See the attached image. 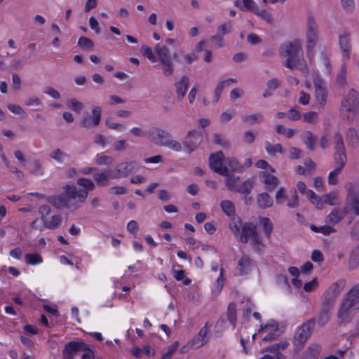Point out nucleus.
Here are the masks:
<instances>
[{
    "label": "nucleus",
    "instance_id": "7",
    "mask_svg": "<svg viewBox=\"0 0 359 359\" xmlns=\"http://www.w3.org/2000/svg\"><path fill=\"white\" fill-rule=\"evenodd\" d=\"M315 320H309L297 328L294 336V344L297 348L301 349L310 337L314 327Z\"/></svg>",
    "mask_w": 359,
    "mask_h": 359
},
{
    "label": "nucleus",
    "instance_id": "39",
    "mask_svg": "<svg viewBox=\"0 0 359 359\" xmlns=\"http://www.w3.org/2000/svg\"><path fill=\"white\" fill-rule=\"evenodd\" d=\"M220 207L222 211L229 217L234 216L235 207L233 203L229 200L222 201Z\"/></svg>",
    "mask_w": 359,
    "mask_h": 359
},
{
    "label": "nucleus",
    "instance_id": "15",
    "mask_svg": "<svg viewBox=\"0 0 359 359\" xmlns=\"http://www.w3.org/2000/svg\"><path fill=\"white\" fill-rule=\"evenodd\" d=\"M315 88V102L318 108H323L327 102V92L325 86H323V81L316 77L314 81Z\"/></svg>",
    "mask_w": 359,
    "mask_h": 359
},
{
    "label": "nucleus",
    "instance_id": "38",
    "mask_svg": "<svg viewBox=\"0 0 359 359\" xmlns=\"http://www.w3.org/2000/svg\"><path fill=\"white\" fill-rule=\"evenodd\" d=\"M266 151L270 156H275L277 153L283 154V149L280 144H273L269 142H265Z\"/></svg>",
    "mask_w": 359,
    "mask_h": 359
},
{
    "label": "nucleus",
    "instance_id": "11",
    "mask_svg": "<svg viewBox=\"0 0 359 359\" xmlns=\"http://www.w3.org/2000/svg\"><path fill=\"white\" fill-rule=\"evenodd\" d=\"M102 109L99 106L92 107V116L85 113L81 120L80 124L85 128H91L98 126L101 121Z\"/></svg>",
    "mask_w": 359,
    "mask_h": 359
},
{
    "label": "nucleus",
    "instance_id": "56",
    "mask_svg": "<svg viewBox=\"0 0 359 359\" xmlns=\"http://www.w3.org/2000/svg\"><path fill=\"white\" fill-rule=\"evenodd\" d=\"M289 346V343L286 341H280L278 343H276L269 347L268 351L271 352H274L277 353H280L279 351L281 350L285 349Z\"/></svg>",
    "mask_w": 359,
    "mask_h": 359
},
{
    "label": "nucleus",
    "instance_id": "14",
    "mask_svg": "<svg viewBox=\"0 0 359 359\" xmlns=\"http://www.w3.org/2000/svg\"><path fill=\"white\" fill-rule=\"evenodd\" d=\"M201 142V135L198 132L189 131L182 143L184 151L187 154H191L198 147Z\"/></svg>",
    "mask_w": 359,
    "mask_h": 359
},
{
    "label": "nucleus",
    "instance_id": "12",
    "mask_svg": "<svg viewBox=\"0 0 359 359\" xmlns=\"http://www.w3.org/2000/svg\"><path fill=\"white\" fill-rule=\"evenodd\" d=\"M348 192L346 196L347 203L351 206L354 213L359 215V189L353 183L348 182L345 184Z\"/></svg>",
    "mask_w": 359,
    "mask_h": 359
},
{
    "label": "nucleus",
    "instance_id": "49",
    "mask_svg": "<svg viewBox=\"0 0 359 359\" xmlns=\"http://www.w3.org/2000/svg\"><path fill=\"white\" fill-rule=\"evenodd\" d=\"M253 187V182L251 180L244 181L241 186L238 185L236 191L241 194H248Z\"/></svg>",
    "mask_w": 359,
    "mask_h": 359
},
{
    "label": "nucleus",
    "instance_id": "21",
    "mask_svg": "<svg viewBox=\"0 0 359 359\" xmlns=\"http://www.w3.org/2000/svg\"><path fill=\"white\" fill-rule=\"evenodd\" d=\"M112 176L113 172L111 170H104L95 173L93 180L97 187H107L109 184L110 180H114Z\"/></svg>",
    "mask_w": 359,
    "mask_h": 359
},
{
    "label": "nucleus",
    "instance_id": "61",
    "mask_svg": "<svg viewBox=\"0 0 359 359\" xmlns=\"http://www.w3.org/2000/svg\"><path fill=\"white\" fill-rule=\"evenodd\" d=\"M330 311L321 309L318 318V323L320 326H324L330 319Z\"/></svg>",
    "mask_w": 359,
    "mask_h": 359
},
{
    "label": "nucleus",
    "instance_id": "42",
    "mask_svg": "<svg viewBox=\"0 0 359 359\" xmlns=\"http://www.w3.org/2000/svg\"><path fill=\"white\" fill-rule=\"evenodd\" d=\"M302 137L304 140V144L306 145L307 148L310 150L314 149V145L316 143V138L313 135L311 131H305Z\"/></svg>",
    "mask_w": 359,
    "mask_h": 359
},
{
    "label": "nucleus",
    "instance_id": "37",
    "mask_svg": "<svg viewBox=\"0 0 359 359\" xmlns=\"http://www.w3.org/2000/svg\"><path fill=\"white\" fill-rule=\"evenodd\" d=\"M345 298L355 306L359 303V284L355 285L347 293Z\"/></svg>",
    "mask_w": 359,
    "mask_h": 359
},
{
    "label": "nucleus",
    "instance_id": "28",
    "mask_svg": "<svg viewBox=\"0 0 359 359\" xmlns=\"http://www.w3.org/2000/svg\"><path fill=\"white\" fill-rule=\"evenodd\" d=\"M224 176L226 177L225 185L226 188L230 191H236L240 182V177L229 173V170L227 175Z\"/></svg>",
    "mask_w": 359,
    "mask_h": 359
},
{
    "label": "nucleus",
    "instance_id": "29",
    "mask_svg": "<svg viewBox=\"0 0 359 359\" xmlns=\"http://www.w3.org/2000/svg\"><path fill=\"white\" fill-rule=\"evenodd\" d=\"M322 298L323 302L321 309L330 311L335 304L336 295L327 292L323 295Z\"/></svg>",
    "mask_w": 359,
    "mask_h": 359
},
{
    "label": "nucleus",
    "instance_id": "51",
    "mask_svg": "<svg viewBox=\"0 0 359 359\" xmlns=\"http://www.w3.org/2000/svg\"><path fill=\"white\" fill-rule=\"evenodd\" d=\"M67 106L75 112L79 113L83 109V104L76 99H71L67 102Z\"/></svg>",
    "mask_w": 359,
    "mask_h": 359
},
{
    "label": "nucleus",
    "instance_id": "44",
    "mask_svg": "<svg viewBox=\"0 0 359 359\" xmlns=\"http://www.w3.org/2000/svg\"><path fill=\"white\" fill-rule=\"evenodd\" d=\"M25 262L27 264L36 265L42 262V257L38 253H28L25 256Z\"/></svg>",
    "mask_w": 359,
    "mask_h": 359
},
{
    "label": "nucleus",
    "instance_id": "46",
    "mask_svg": "<svg viewBox=\"0 0 359 359\" xmlns=\"http://www.w3.org/2000/svg\"><path fill=\"white\" fill-rule=\"evenodd\" d=\"M251 239V245L254 247V249L256 252H260L262 251L264 248V245L262 242V238L261 236L259 234V232L254 236Z\"/></svg>",
    "mask_w": 359,
    "mask_h": 359
},
{
    "label": "nucleus",
    "instance_id": "20",
    "mask_svg": "<svg viewBox=\"0 0 359 359\" xmlns=\"http://www.w3.org/2000/svg\"><path fill=\"white\" fill-rule=\"evenodd\" d=\"M87 344L82 341H72L66 344L63 351L64 356L72 359L73 355L86 348Z\"/></svg>",
    "mask_w": 359,
    "mask_h": 359
},
{
    "label": "nucleus",
    "instance_id": "47",
    "mask_svg": "<svg viewBox=\"0 0 359 359\" xmlns=\"http://www.w3.org/2000/svg\"><path fill=\"white\" fill-rule=\"evenodd\" d=\"M93 142L104 149L109 144L110 141L109 137L102 134H96L93 137Z\"/></svg>",
    "mask_w": 359,
    "mask_h": 359
},
{
    "label": "nucleus",
    "instance_id": "45",
    "mask_svg": "<svg viewBox=\"0 0 359 359\" xmlns=\"http://www.w3.org/2000/svg\"><path fill=\"white\" fill-rule=\"evenodd\" d=\"M260 223L263 226L265 235L268 238L270 237L273 229V225L271 219L268 217H262L260 219Z\"/></svg>",
    "mask_w": 359,
    "mask_h": 359
},
{
    "label": "nucleus",
    "instance_id": "2",
    "mask_svg": "<svg viewBox=\"0 0 359 359\" xmlns=\"http://www.w3.org/2000/svg\"><path fill=\"white\" fill-rule=\"evenodd\" d=\"M63 195H53L47 198V201L56 208H66L72 211L80 208L83 204L86 192L78 193L75 185L66 184L63 187Z\"/></svg>",
    "mask_w": 359,
    "mask_h": 359
},
{
    "label": "nucleus",
    "instance_id": "10",
    "mask_svg": "<svg viewBox=\"0 0 359 359\" xmlns=\"http://www.w3.org/2000/svg\"><path fill=\"white\" fill-rule=\"evenodd\" d=\"M225 157L222 151L212 154L209 157V166L211 170L220 175H226L228 168L224 163Z\"/></svg>",
    "mask_w": 359,
    "mask_h": 359
},
{
    "label": "nucleus",
    "instance_id": "50",
    "mask_svg": "<svg viewBox=\"0 0 359 359\" xmlns=\"http://www.w3.org/2000/svg\"><path fill=\"white\" fill-rule=\"evenodd\" d=\"M32 168L31 173L35 176H42L44 174V169L41 163L38 160H35L32 163Z\"/></svg>",
    "mask_w": 359,
    "mask_h": 359
},
{
    "label": "nucleus",
    "instance_id": "9",
    "mask_svg": "<svg viewBox=\"0 0 359 359\" xmlns=\"http://www.w3.org/2000/svg\"><path fill=\"white\" fill-rule=\"evenodd\" d=\"M306 27L308 55L309 57H311L312 54V49L318 41V28L316 22L311 17H309L307 19Z\"/></svg>",
    "mask_w": 359,
    "mask_h": 359
},
{
    "label": "nucleus",
    "instance_id": "34",
    "mask_svg": "<svg viewBox=\"0 0 359 359\" xmlns=\"http://www.w3.org/2000/svg\"><path fill=\"white\" fill-rule=\"evenodd\" d=\"M243 225V224H242V220L239 217L235 215L232 216L231 222L229 224V227L233 233L236 238L239 236L242 230Z\"/></svg>",
    "mask_w": 359,
    "mask_h": 359
},
{
    "label": "nucleus",
    "instance_id": "40",
    "mask_svg": "<svg viewBox=\"0 0 359 359\" xmlns=\"http://www.w3.org/2000/svg\"><path fill=\"white\" fill-rule=\"evenodd\" d=\"M236 311L237 309L235 304H229L226 312V316L228 320H229L230 323L233 325V328L236 327Z\"/></svg>",
    "mask_w": 359,
    "mask_h": 359
},
{
    "label": "nucleus",
    "instance_id": "16",
    "mask_svg": "<svg viewBox=\"0 0 359 359\" xmlns=\"http://www.w3.org/2000/svg\"><path fill=\"white\" fill-rule=\"evenodd\" d=\"M210 332V327L207 323L200 330L197 335L193 337L188 343L187 346L189 348H198L208 341V334Z\"/></svg>",
    "mask_w": 359,
    "mask_h": 359
},
{
    "label": "nucleus",
    "instance_id": "1",
    "mask_svg": "<svg viewBox=\"0 0 359 359\" xmlns=\"http://www.w3.org/2000/svg\"><path fill=\"white\" fill-rule=\"evenodd\" d=\"M280 56L285 57L283 66L293 69L300 70L306 77L309 75V70L306 61L303 57L301 43L298 40L287 41L283 43L279 49Z\"/></svg>",
    "mask_w": 359,
    "mask_h": 359
},
{
    "label": "nucleus",
    "instance_id": "19",
    "mask_svg": "<svg viewBox=\"0 0 359 359\" xmlns=\"http://www.w3.org/2000/svg\"><path fill=\"white\" fill-rule=\"evenodd\" d=\"M254 266V262L249 255H243L238 261L236 268V274L243 276L248 274Z\"/></svg>",
    "mask_w": 359,
    "mask_h": 359
},
{
    "label": "nucleus",
    "instance_id": "33",
    "mask_svg": "<svg viewBox=\"0 0 359 359\" xmlns=\"http://www.w3.org/2000/svg\"><path fill=\"white\" fill-rule=\"evenodd\" d=\"M95 164L100 166H109L114 162L111 156L106 155L104 153L97 154L94 158Z\"/></svg>",
    "mask_w": 359,
    "mask_h": 359
},
{
    "label": "nucleus",
    "instance_id": "35",
    "mask_svg": "<svg viewBox=\"0 0 359 359\" xmlns=\"http://www.w3.org/2000/svg\"><path fill=\"white\" fill-rule=\"evenodd\" d=\"M236 79H226V80L219 81L217 83V85L215 89V92H214L215 102H217L219 100L220 95L222 93V90L225 87L229 86L231 83H236Z\"/></svg>",
    "mask_w": 359,
    "mask_h": 359
},
{
    "label": "nucleus",
    "instance_id": "60",
    "mask_svg": "<svg viewBox=\"0 0 359 359\" xmlns=\"http://www.w3.org/2000/svg\"><path fill=\"white\" fill-rule=\"evenodd\" d=\"M232 29V25L230 22H225L220 25L217 27V34H221L222 36L225 34H229Z\"/></svg>",
    "mask_w": 359,
    "mask_h": 359
},
{
    "label": "nucleus",
    "instance_id": "41",
    "mask_svg": "<svg viewBox=\"0 0 359 359\" xmlns=\"http://www.w3.org/2000/svg\"><path fill=\"white\" fill-rule=\"evenodd\" d=\"M348 265L351 269H355L359 265V246L352 250L349 258Z\"/></svg>",
    "mask_w": 359,
    "mask_h": 359
},
{
    "label": "nucleus",
    "instance_id": "13",
    "mask_svg": "<svg viewBox=\"0 0 359 359\" xmlns=\"http://www.w3.org/2000/svg\"><path fill=\"white\" fill-rule=\"evenodd\" d=\"M258 334L264 335L262 337V341H269L276 339L280 335L278 323L273 320H270L264 327L261 326Z\"/></svg>",
    "mask_w": 359,
    "mask_h": 359
},
{
    "label": "nucleus",
    "instance_id": "3",
    "mask_svg": "<svg viewBox=\"0 0 359 359\" xmlns=\"http://www.w3.org/2000/svg\"><path fill=\"white\" fill-rule=\"evenodd\" d=\"M334 145V169L330 172L328 175V183L330 185H335L338 182L337 177L344 168L346 161V154L345 152V147L341 135L339 132H336L332 138Z\"/></svg>",
    "mask_w": 359,
    "mask_h": 359
},
{
    "label": "nucleus",
    "instance_id": "4",
    "mask_svg": "<svg viewBox=\"0 0 359 359\" xmlns=\"http://www.w3.org/2000/svg\"><path fill=\"white\" fill-rule=\"evenodd\" d=\"M150 136L151 142L156 145L168 147L176 152H180L182 149V144L164 129L156 128Z\"/></svg>",
    "mask_w": 359,
    "mask_h": 359
},
{
    "label": "nucleus",
    "instance_id": "55",
    "mask_svg": "<svg viewBox=\"0 0 359 359\" xmlns=\"http://www.w3.org/2000/svg\"><path fill=\"white\" fill-rule=\"evenodd\" d=\"M141 52L144 57L152 62H155L156 61V58L153 50L149 46L146 45L142 46L141 48Z\"/></svg>",
    "mask_w": 359,
    "mask_h": 359
},
{
    "label": "nucleus",
    "instance_id": "36",
    "mask_svg": "<svg viewBox=\"0 0 359 359\" xmlns=\"http://www.w3.org/2000/svg\"><path fill=\"white\" fill-rule=\"evenodd\" d=\"M49 156L50 158L54 159L60 163H63L65 161L69 159L70 158L68 154L65 153L60 149H55L52 150Z\"/></svg>",
    "mask_w": 359,
    "mask_h": 359
},
{
    "label": "nucleus",
    "instance_id": "58",
    "mask_svg": "<svg viewBox=\"0 0 359 359\" xmlns=\"http://www.w3.org/2000/svg\"><path fill=\"white\" fill-rule=\"evenodd\" d=\"M38 211L43 222L50 215L52 210L49 205H42L39 207Z\"/></svg>",
    "mask_w": 359,
    "mask_h": 359
},
{
    "label": "nucleus",
    "instance_id": "22",
    "mask_svg": "<svg viewBox=\"0 0 359 359\" xmlns=\"http://www.w3.org/2000/svg\"><path fill=\"white\" fill-rule=\"evenodd\" d=\"M189 86V78L182 76L180 81L175 83V88L178 100H182L186 95Z\"/></svg>",
    "mask_w": 359,
    "mask_h": 359
},
{
    "label": "nucleus",
    "instance_id": "31",
    "mask_svg": "<svg viewBox=\"0 0 359 359\" xmlns=\"http://www.w3.org/2000/svg\"><path fill=\"white\" fill-rule=\"evenodd\" d=\"M241 120L243 123L252 126L261 123L264 120V116L261 113H255L242 116Z\"/></svg>",
    "mask_w": 359,
    "mask_h": 359
},
{
    "label": "nucleus",
    "instance_id": "52",
    "mask_svg": "<svg viewBox=\"0 0 359 359\" xmlns=\"http://www.w3.org/2000/svg\"><path fill=\"white\" fill-rule=\"evenodd\" d=\"M276 131L278 134L283 135L287 138L292 137L294 134V131L292 128H285L283 125L278 124L276 126Z\"/></svg>",
    "mask_w": 359,
    "mask_h": 359
},
{
    "label": "nucleus",
    "instance_id": "24",
    "mask_svg": "<svg viewBox=\"0 0 359 359\" xmlns=\"http://www.w3.org/2000/svg\"><path fill=\"white\" fill-rule=\"evenodd\" d=\"M77 184L84 188V189H78L75 186V189L76 190V191L78 193H80V191L86 192V197L83 200V203H84L88 198V192L90 191H93L95 188V183L90 179L81 177V178L78 179Z\"/></svg>",
    "mask_w": 359,
    "mask_h": 359
},
{
    "label": "nucleus",
    "instance_id": "62",
    "mask_svg": "<svg viewBox=\"0 0 359 359\" xmlns=\"http://www.w3.org/2000/svg\"><path fill=\"white\" fill-rule=\"evenodd\" d=\"M213 137L214 142L216 144L220 145L222 147H229L230 146L229 141L224 139L220 134L215 133Z\"/></svg>",
    "mask_w": 359,
    "mask_h": 359
},
{
    "label": "nucleus",
    "instance_id": "32",
    "mask_svg": "<svg viewBox=\"0 0 359 359\" xmlns=\"http://www.w3.org/2000/svg\"><path fill=\"white\" fill-rule=\"evenodd\" d=\"M346 212L334 209L326 217V222L334 225L339 222L345 216Z\"/></svg>",
    "mask_w": 359,
    "mask_h": 359
},
{
    "label": "nucleus",
    "instance_id": "43",
    "mask_svg": "<svg viewBox=\"0 0 359 359\" xmlns=\"http://www.w3.org/2000/svg\"><path fill=\"white\" fill-rule=\"evenodd\" d=\"M310 228L313 231L316 232V233H321L325 236L330 235L336 231V230L333 227H332L329 225L316 226L313 224H311L310 226Z\"/></svg>",
    "mask_w": 359,
    "mask_h": 359
},
{
    "label": "nucleus",
    "instance_id": "23",
    "mask_svg": "<svg viewBox=\"0 0 359 359\" xmlns=\"http://www.w3.org/2000/svg\"><path fill=\"white\" fill-rule=\"evenodd\" d=\"M259 177L269 191L273 190L279 183V180L276 176L265 171L260 172Z\"/></svg>",
    "mask_w": 359,
    "mask_h": 359
},
{
    "label": "nucleus",
    "instance_id": "63",
    "mask_svg": "<svg viewBox=\"0 0 359 359\" xmlns=\"http://www.w3.org/2000/svg\"><path fill=\"white\" fill-rule=\"evenodd\" d=\"M304 121L309 123H315L318 120V114L315 111H309L303 114Z\"/></svg>",
    "mask_w": 359,
    "mask_h": 359
},
{
    "label": "nucleus",
    "instance_id": "57",
    "mask_svg": "<svg viewBox=\"0 0 359 359\" xmlns=\"http://www.w3.org/2000/svg\"><path fill=\"white\" fill-rule=\"evenodd\" d=\"M254 13L259 18L264 20L266 22L271 23L273 21L271 14L266 10H259L258 8L254 11Z\"/></svg>",
    "mask_w": 359,
    "mask_h": 359
},
{
    "label": "nucleus",
    "instance_id": "6",
    "mask_svg": "<svg viewBox=\"0 0 359 359\" xmlns=\"http://www.w3.org/2000/svg\"><path fill=\"white\" fill-rule=\"evenodd\" d=\"M359 106L358 92L351 89L341 100V107L343 113L346 114L348 120H352Z\"/></svg>",
    "mask_w": 359,
    "mask_h": 359
},
{
    "label": "nucleus",
    "instance_id": "59",
    "mask_svg": "<svg viewBox=\"0 0 359 359\" xmlns=\"http://www.w3.org/2000/svg\"><path fill=\"white\" fill-rule=\"evenodd\" d=\"M179 346V342L175 341L172 344L168 347L167 351L163 353L161 359H170L173 353L177 350Z\"/></svg>",
    "mask_w": 359,
    "mask_h": 359
},
{
    "label": "nucleus",
    "instance_id": "53",
    "mask_svg": "<svg viewBox=\"0 0 359 359\" xmlns=\"http://www.w3.org/2000/svg\"><path fill=\"white\" fill-rule=\"evenodd\" d=\"M323 203L330 205H334L337 204L338 197L337 194L334 192H331L323 196Z\"/></svg>",
    "mask_w": 359,
    "mask_h": 359
},
{
    "label": "nucleus",
    "instance_id": "27",
    "mask_svg": "<svg viewBox=\"0 0 359 359\" xmlns=\"http://www.w3.org/2000/svg\"><path fill=\"white\" fill-rule=\"evenodd\" d=\"M256 198L259 208L262 209L270 208L273 204V198L267 193L259 194Z\"/></svg>",
    "mask_w": 359,
    "mask_h": 359
},
{
    "label": "nucleus",
    "instance_id": "48",
    "mask_svg": "<svg viewBox=\"0 0 359 359\" xmlns=\"http://www.w3.org/2000/svg\"><path fill=\"white\" fill-rule=\"evenodd\" d=\"M105 125L110 129L115 130L119 132L123 131L126 129L125 125L119 123H116L112 121L111 118H108L105 120Z\"/></svg>",
    "mask_w": 359,
    "mask_h": 359
},
{
    "label": "nucleus",
    "instance_id": "8",
    "mask_svg": "<svg viewBox=\"0 0 359 359\" xmlns=\"http://www.w3.org/2000/svg\"><path fill=\"white\" fill-rule=\"evenodd\" d=\"M141 168L140 163L137 161L121 162L116 165L113 172V179L126 177L130 174L139 171Z\"/></svg>",
    "mask_w": 359,
    "mask_h": 359
},
{
    "label": "nucleus",
    "instance_id": "17",
    "mask_svg": "<svg viewBox=\"0 0 359 359\" xmlns=\"http://www.w3.org/2000/svg\"><path fill=\"white\" fill-rule=\"evenodd\" d=\"M257 233V226L254 223L245 222L243 224L242 230L237 238L242 243H247Z\"/></svg>",
    "mask_w": 359,
    "mask_h": 359
},
{
    "label": "nucleus",
    "instance_id": "54",
    "mask_svg": "<svg viewBox=\"0 0 359 359\" xmlns=\"http://www.w3.org/2000/svg\"><path fill=\"white\" fill-rule=\"evenodd\" d=\"M7 107L12 113L19 115L22 118L27 116L25 111L18 104H9Z\"/></svg>",
    "mask_w": 359,
    "mask_h": 359
},
{
    "label": "nucleus",
    "instance_id": "30",
    "mask_svg": "<svg viewBox=\"0 0 359 359\" xmlns=\"http://www.w3.org/2000/svg\"><path fill=\"white\" fill-rule=\"evenodd\" d=\"M224 163L228 168L229 173L242 171V165L234 157H225Z\"/></svg>",
    "mask_w": 359,
    "mask_h": 359
},
{
    "label": "nucleus",
    "instance_id": "26",
    "mask_svg": "<svg viewBox=\"0 0 359 359\" xmlns=\"http://www.w3.org/2000/svg\"><path fill=\"white\" fill-rule=\"evenodd\" d=\"M62 222V216L60 214L53 215L43 221L44 227L49 229H55L60 226Z\"/></svg>",
    "mask_w": 359,
    "mask_h": 359
},
{
    "label": "nucleus",
    "instance_id": "18",
    "mask_svg": "<svg viewBox=\"0 0 359 359\" xmlns=\"http://www.w3.org/2000/svg\"><path fill=\"white\" fill-rule=\"evenodd\" d=\"M354 306H355L348 302V300H347L346 298L344 299L339 307L337 312V317L339 324L346 323L350 321L351 309Z\"/></svg>",
    "mask_w": 359,
    "mask_h": 359
},
{
    "label": "nucleus",
    "instance_id": "25",
    "mask_svg": "<svg viewBox=\"0 0 359 359\" xmlns=\"http://www.w3.org/2000/svg\"><path fill=\"white\" fill-rule=\"evenodd\" d=\"M339 43L343 56L345 57L346 60H348L350 57L351 50L349 35L346 33L340 34L339 37Z\"/></svg>",
    "mask_w": 359,
    "mask_h": 359
},
{
    "label": "nucleus",
    "instance_id": "64",
    "mask_svg": "<svg viewBox=\"0 0 359 359\" xmlns=\"http://www.w3.org/2000/svg\"><path fill=\"white\" fill-rule=\"evenodd\" d=\"M341 4L346 13H351L355 9L354 0H341Z\"/></svg>",
    "mask_w": 359,
    "mask_h": 359
},
{
    "label": "nucleus",
    "instance_id": "5",
    "mask_svg": "<svg viewBox=\"0 0 359 359\" xmlns=\"http://www.w3.org/2000/svg\"><path fill=\"white\" fill-rule=\"evenodd\" d=\"M154 53L156 55V60L160 62L163 74L165 76H172L175 67L169 48L166 46L157 44L154 47Z\"/></svg>",
    "mask_w": 359,
    "mask_h": 359
}]
</instances>
